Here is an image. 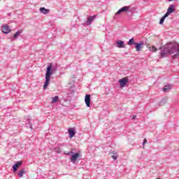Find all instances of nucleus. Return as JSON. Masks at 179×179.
Here are the masks:
<instances>
[{"label": "nucleus", "mask_w": 179, "mask_h": 179, "mask_svg": "<svg viewBox=\"0 0 179 179\" xmlns=\"http://www.w3.org/2000/svg\"><path fill=\"white\" fill-rule=\"evenodd\" d=\"M159 58H166L168 55H172V58L176 59L179 57V44L177 42H169L164 46L160 47Z\"/></svg>", "instance_id": "1"}, {"label": "nucleus", "mask_w": 179, "mask_h": 179, "mask_svg": "<svg viewBox=\"0 0 179 179\" xmlns=\"http://www.w3.org/2000/svg\"><path fill=\"white\" fill-rule=\"evenodd\" d=\"M57 72V66H52V64L48 66L46 69L45 77V83L43 85V89H47L50 85V80H51V75H53Z\"/></svg>", "instance_id": "2"}, {"label": "nucleus", "mask_w": 179, "mask_h": 179, "mask_svg": "<svg viewBox=\"0 0 179 179\" xmlns=\"http://www.w3.org/2000/svg\"><path fill=\"white\" fill-rule=\"evenodd\" d=\"M66 156H71L70 158V162L72 163H75L79 157H80V154L79 152L75 153L73 151H70L69 152L65 153Z\"/></svg>", "instance_id": "3"}, {"label": "nucleus", "mask_w": 179, "mask_h": 179, "mask_svg": "<svg viewBox=\"0 0 179 179\" xmlns=\"http://www.w3.org/2000/svg\"><path fill=\"white\" fill-rule=\"evenodd\" d=\"M129 9H131L130 6H123L122 8L119 9L117 13H115V14L113 17V19L115 20H117V19H118V15H121V13H124L126 12H129Z\"/></svg>", "instance_id": "4"}, {"label": "nucleus", "mask_w": 179, "mask_h": 179, "mask_svg": "<svg viewBox=\"0 0 179 179\" xmlns=\"http://www.w3.org/2000/svg\"><path fill=\"white\" fill-rule=\"evenodd\" d=\"M134 45L137 52H139V51L142 50V48L143 47V45H145V43L143 41H140L139 43H134Z\"/></svg>", "instance_id": "5"}, {"label": "nucleus", "mask_w": 179, "mask_h": 179, "mask_svg": "<svg viewBox=\"0 0 179 179\" xmlns=\"http://www.w3.org/2000/svg\"><path fill=\"white\" fill-rule=\"evenodd\" d=\"M22 164H23V162L22 161H18L15 162V164L13 166V173H16L17 171V169L22 166Z\"/></svg>", "instance_id": "6"}, {"label": "nucleus", "mask_w": 179, "mask_h": 179, "mask_svg": "<svg viewBox=\"0 0 179 179\" xmlns=\"http://www.w3.org/2000/svg\"><path fill=\"white\" fill-rule=\"evenodd\" d=\"M173 12H176V7L174 5L171 4V6L168 8L167 12L165 13L166 16H169V15H171Z\"/></svg>", "instance_id": "7"}, {"label": "nucleus", "mask_w": 179, "mask_h": 179, "mask_svg": "<svg viewBox=\"0 0 179 179\" xmlns=\"http://www.w3.org/2000/svg\"><path fill=\"white\" fill-rule=\"evenodd\" d=\"M94 19H96V15L89 16L85 21V24H87V26H90V24L93 23Z\"/></svg>", "instance_id": "8"}, {"label": "nucleus", "mask_w": 179, "mask_h": 179, "mask_svg": "<svg viewBox=\"0 0 179 179\" xmlns=\"http://www.w3.org/2000/svg\"><path fill=\"white\" fill-rule=\"evenodd\" d=\"M116 47L117 48H125V42L121 40L116 41Z\"/></svg>", "instance_id": "9"}, {"label": "nucleus", "mask_w": 179, "mask_h": 179, "mask_svg": "<svg viewBox=\"0 0 179 179\" xmlns=\"http://www.w3.org/2000/svg\"><path fill=\"white\" fill-rule=\"evenodd\" d=\"M119 83L122 87H125L127 86V83H128V78H124L119 80Z\"/></svg>", "instance_id": "10"}, {"label": "nucleus", "mask_w": 179, "mask_h": 179, "mask_svg": "<svg viewBox=\"0 0 179 179\" xmlns=\"http://www.w3.org/2000/svg\"><path fill=\"white\" fill-rule=\"evenodd\" d=\"M90 101H91L90 94H87L85 95V103L87 107H90Z\"/></svg>", "instance_id": "11"}, {"label": "nucleus", "mask_w": 179, "mask_h": 179, "mask_svg": "<svg viewBox=\"0 0 179 179\" xmlns=\"http://www.w3.org/2000/svg\"><path fill=\"white\" fill-rule=\"evenodd\" d=\"M1 30L4 34H8V33H10V28L8 25H4L1 27Z\"/></svg>", "instance_id": "12"}, {"label": "nucleus", "mask_w": 179, "mask_h": 179, "mask_svg": "<svg viewBox=\"0 0 179 179\" xmlns=\"http://www.w3.org/2000/svg\"><path fill=\"white\" fill-rule=\"evenodd\" d=\"M33 125H34V120H27V127H29L30 129H33Z\"/></svg>", "instance_id": "13"}, {"label": "nucleus", "mask_w": 179, "mask_h": 179, "mask_svg": "<svg viewBox=\"0 0 179 179\" xmlns=\"http://www.w3.org/2000/svg\"><path fill=\"white\" fill-rule=\"evenodd\" d=\"M75 134H76V131H75V129L70 128L69 129V138H73V136H75Z\"/></svg>", "instance_id": "14"}, {"label": "nucleus", "mask_w": 179, "mask_h": 179, "mask_svg": "<svg viewBox=\"0 0 179 179\" xmlns=\"http://www.w3.org/2000/svg\"><path fill=\"white\" fill-rule=\"evenodd\" d=\"M39 10L41 13H43V15H47L48 13H50V10L44 7L40 8Z\"/></svg>", "instance_id": "15"}, {"label": "nucleus", "mask_w": 179, "mask_h": 179, "mask_svg": "<svg viewBox=\"0 0 179 179\" xmlns=\"http://www.w3.org/2000/svg\"><path fill=\"white\" fill-rule=\"evenodd\" d=\"M20 34H22V31L18 30L16 32V34H14L13 40H16V38H17V37H19V36H20Z\"/></svg>", "instance_id": "16"}, {"label": "nucleus", "mask_w": 179, "mask_h": 179, "mask_svg": "<svg viewBox=\"0 0 179 179\" xmlns=\"http://www.w3.org/2000/svg\"><path fill=\"white\" fill-rule=\"evenodd\" d=\"M171 90V86L170 85H165L163 88V91L165 92H169Z\"/></svg>", "instance_id": "17"}, {"label": "nucleus", "mask_w": 179, "mask_h": 179, "mask_svg": "<svg viewBox=\"0 0 179 179\" xmlns=\"http://www.w3.org/2000/svg\"><path fill=\"white\" fill-rule=\"evenodd\" d=\"M169 17V15H166V14H165L161 19L159 21V24H163L164 23V20H166V18Z\"/></svg>", "instance_id": "18"}, {"label": "nucleus", "mask_w": 179, "mask_h": 179, "mask_svg": "<svg viewBox=\"0 0 179 179\" xmlns=\"http://www.w3.org/2000/svg\"><path fill=\"white\" fill-rule=\"evenodd\" d=\"M127 44H128V45H135V44H136V43H135L134 38H131L127 42Z\"/></svg>", "instance_id": "19"}, {"label": "nucleus", "mask_w": 179, "mask_h": 179, "mask_svg": "<svg viewBox=\"0 0 179 179\" xmlns=\"http://www.w3.org/2000/svg\"><path fill=\"white\" fill-rule=\"evenodd\" d=\"M25 173L26 171H24V169H21L18 173L20 178H22V177H23V174H24Z\"/></svg>", "instance_id": "20"}, {"label": "nucleus", "mask_w": 179, "mask_h": 179, "mask_svg": "<svg viewBox=\"0 0 179 179\" xmlns=\"http://www.w3.org/2000/svg\"><path fill=\"white\" fill-rule=\"evenodd\" d=\"M166 103H167V98H164L161 100V101L159 103V106H164V104H166Z\"/></svg>", "instance_id": "21"}, {"label": "nucleus", "mask_w": 179, "mask_h": 179, "mask_svg": "<svg viewBox=\"0 0 179 179\" xmlns=\"http://www.w3.org/2000/svg\"><path fill=\"white\" fill-rule=\"evenodd\" d=\"M58 96H55L53 99L52 100V103H57L58 101Z\"/></svg>", "instance_id": "22"}, {"label": "nucleus", "mask_w": 179, "mask_h": 179, "mask_svg": "<svg viewBox=\"0 0 179 179\" xmlns=\"http://www.w3.org/2000/svg\"><path fill=\"white\" fill-rule=\"evenodd\" d=\"M55 152L57 153H61V148H59V147L55 148Z\"/></svg>", "instance_id": "23"}, {"label": "nucleus", "mask_w": 179, "mask_h": 179, "mask_svg": "<svg viewBox=\"0 0 179 179\" xmlns=\"http://www.w3.org/2000/svg\"><path fill=\"white\" fill-rule=\"evenodd\" d=\"M150 51H152V52H156V51H157V48H156V47H155V46H152L150 48Z\"/></svg>", "instance_id": "24"}, {"label": "nucleus", "mask_w": 179, "mask_h": 179, "mask_svg": "<svg viewBox=\"0 0 179 179\" xmlns=\"http://www.w3.org/2000/svg\"><path fill=\"white\" fill-rule=\"evenodd\" d=\"M148 143V140H146V138H145L143 142V148H145V143Z\"/></svg>", "instance_id": "25"}, {"label": "nucleus", "mask_w": 179, "mask_h": 179, "mask_svg": "<svg viewBox=\"0 0 179 179\" xmlns=\"http://www.w3.org/2000/svg\"><path fill=\"white\" fill-rule=\"evenodd\" d=\"M112 157L113 158V160H117V156L112 155Z\"/></svg>", "instance_id": "26"}, {"label": "nucleus", "mask_w": 179, "mask_h": 179, "mask_svg": "<svg viewBox=\"0 0 179 179\" xmlns=\"http://www.w3.org/2000/svg\"><path fill=\"white\" fill-rule=\"evenodd\" d=\"M136 118V115H134L133 117H132V120H135Z\"/></svg>", "instance_id": "27"}, {"label": "nucleus", "mask_w": 179, "mask_h": 179, "mask_svg": "<svg viewBox=\"0 0 179 179\" xmlns=\"http://www.w3.org/2000/svg\"><path fill=\"white\" fill-rule=\"evenodd\" d=\"M169 2H171L173 0H168Z\"/></svg>", "instance_id": "28"}, {"label": "nucleus", "mask_w": 179, "mask_h": 179, "mask_svg": "<svg viewBox=\"0 0 179 179\" xmlns=\"http://www.w3.org/2000/svg\"><path fill=\"white\" fill-rule=\"evenodd\" d=\"M157 179H161V178H157Z\"/></svg>", "instance_id": "29"}]
</instances>
